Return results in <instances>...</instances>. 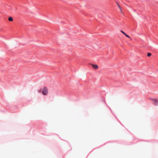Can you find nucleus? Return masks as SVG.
I'll return each instance as SVG.
<instances>
[{"label":"nucleus","instance_id":"nucleus-1","mask_svg":"<svg viewBox=\"0 0 158 158\" xmlns=\"http://www.w3.org/2000/svg\"><path fill=\"white\" fill-rule=\"evenodd\" d=\"M42 93L44 95H47L48 93V90L46 87H44L42 91Z\"/></svg>","mask_w":158,"mask_h":158},{"label":"nucleus","instance_id":"nucleus-2","mask_svg":"<svg viewBox=\"0 0 158 158\" xmlns=\"http://www.w3.org/2000/svg\"><path fill=\"white\" fill-rule=\"evenodd\" d=\"M91 64L94 69H96L98 68V66L97 64Z\"/></svg>","mask_w":158,"mask_h":158},{"label":"nucleus","instance_id":"nucleus-3","mask_svg":"<svg viewBox=\"0 0 158 158\" xmlns=\"http://www.w3.org/2000/svg\"><path fill=\"white\" fill-rule=\"evenodd\" d=\"M8 20L9 21L12 22L13 21V19L12 17H10L8 18Z\"/></svg>","mask_w":158,"mask_h":158},{"label":"nucleus","instance_id":"nucleus-4","mask_svg":"<svg viewBox=\"0 0 158 158\" xmlns=\"http://www.w3.org/2000/svg\"><path fill=\"white\" fill-rule=\"evenodd\" d=\"M152 55V54L151 53H150V52H148V53H147V56H148V57H150L151 56V55Z\"/></svg>","mask_w":158,"mask_h":158},{"label":"nucleus","instance_id":"nucleus-5","mask_svg":"<svg viewBox=\"0 0 158 158\" xmlns=\"http://www.w3.org/2000/svg\"><path fill=\"white\" fill-rule=\"evenodd\" d=\"M154 101L156 103V104H155L156 105H157V101L156 99H154Z\"/></svg>","mask_w":158,"mask_h":158},{"label":"nucleus","instance_id":"nucleus-6","mask_svg":"<svg viewBox=\"0 0 158 158\" xmlns=\"http://www.w3.org/2000/svg\"><path fill=\"white\" fill-rule=\"evenodd\" d=\"M125 35L129 39H131L128 35H127L126 34Z\"/></svg>","mask_w":158,"mask_h":158},{"label":"nucleus","instance_id":"nucleus-7","mask_svg":"<svg viewBox=\"0 0 158 158\" xmlns=\"http://www.w3.org/2000/svg\"><path fill=\"white\" fill-rule=\"evenodd\" d=\"M121 32L123 33V34H124V35L126 34V33L123 31L122 30H121Z\"/></svg>","mask_w":158,"mask_h":158},{"label":"nucleus","instance_id":"nucleus-8","mask_svg":"<svg viewBox=\"0 0 158 158\" xmlns=\"http://www.w3.org/2000/svg\"><path fill=\"white\" fill-rule=\"evenodd\" d=\"M118 6L119 7V8L120 9V10H121V8L120 7V6L118 5Z\"/></svg>","mask_w":158,"mask_h":158},{"label":"nucleus","instance_id":"nucleus-9","mask_svg":"<svg viewBox=\"0 0 158 158\" xmlns=\"http://www.w3.org/2000/svg\"><path fill=\"white\" fill-rule=\"evenodd\" d=\"M41 92V90H39V92Z\"/></svg>","mask_w":158,"mask_h":158}]
</instances>
